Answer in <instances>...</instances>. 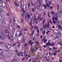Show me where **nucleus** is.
Wrapping results in <instances>:
<instances>
[{"mask_svg":"<svg viewBox=\"0 0 62 62\" xmlns=\"http://www.w3.org/2000/svg\"><path fill=\"white\" fill-rule=\"evenodd\" d=\"M1 34L2 36V38L1 39L2 40H4L5 39H7V36L6 34H5V32L3 31H2L1 32Z\"/></svg>","mask_w":62,"mask_h":62,"instance_id":"obj_1","label":"nucleus"},{"mask_svg":"<svg viewBox=\"0 0 62 62\" xmlns=\"http://www.w3.org/2000/svg\"><path fill=\"white\" fill-rule=\"evenodd\" d=\"M6 56L7 57H11L12 56V55L11 53H8L6 54Z\"/></svg>","mask_w":62,"mask_h":62,"instance_id":"obj_2","label":"nucleus"},{"mask_svg":"<svg viewBox=\"0 0 62 62\" xmlns=\"http://www.w3.org/2000/svg\"><path fill=\"white\" fill-rule=\"evenodd\" d=\"M5 45L6 48L7 49H9L11 47V45L9 44H6Z\"/></svg>","mask_w":62,"mask_h":62,"instance_id":"obj_3","label":"nucleus"},{"mask_svg":"<svg viewBox=\"0 0 62 62\" xmlns=\"http://www.w3.org/2000/svg\"><path fill=\"white\" fill-rule=\"evenodd\" d=\"M30 15L26 14V19L29 20V19H30Z\"/></svg>","mask_w":62,"mask_h":62,"instance_id":"obj_4","label":"nucleus"},{"mask_svg":"<svg viewBox=\"0 0 62 62\" xmlns=\"http://www.w3.org/2000/svg\"><path fill=\"white\" fill-rule=\"evenodd\" d=\"M0 58L4 59H5V56L3 55L0 54Z\"/></svg>","mask_w":62,"mask_h":62,"instance_id":"obj_5","label":"nucleus"},{"mask_svg":"<svg viewBox=\"0 0 62 62\" xmlns=\"http://www.w3.org/2000/svg\"><path fill=\"white\" fill-rule=\"evenodd\" d=\"M46 27L48 28H49V22L46 23Z\"/></svg>","mask_w":62,"mask_h":62,"instance_id":"obj_6","label":"nucleus"},{"mask_svg":"<svg viewBox=\"0 0 62 62\" xmlns=\"http://www.w3.org/2000/svg\"><path fill=\"white\" fill-rule=\"evenodd\" d=\"M31 4L30 3H28L26 5V8H29V7H30Z\"/></svg>","mask_w":62,"mask_h":62,"instance_id":"obj_7","label":"nucleus"},{"mask_svg":"<svg viewBox=\"0 0 62 62\" xmlns=\"http://www.w3.org/2000/svg\"><path fill=\"white\" fill-rule=\"evenodd\" d=\"M5 32L6 34H7V33L8 34V35H9V31H8V29H6V30H5Z\"/></svg>","mask_w":62,"mask_h":62,"instance_id":"obj_8","label":"nucleus"},{"mask_svg":"<svg viewBox=\"0 0 62 62\" xmlns=\"http://www.w3.org/2000/svg\"><path fill=\"white\" fill-rule=\"evenodd\" d=\"M55 14L56 15H55V16L56 17H60V15L58 14L57 12H56Z\"/></svg>","mask_w":62,"mask_h":62,"instance_id":"obj_9","label":"nucleus"},{"mask_svg":"<svg viewBox=\"0 0 62 62\" xmlns=\"http://www.w3.org/2000/svg\"><path fill=\"white\" fill-rule=\"evenodd\" d=\"M44 38H45V37H44L43 38V39H42V40L43 41H44V43H46V42H47V40L46 39H45Z\"/></svg>","mask_w":62,"mask_h":62,"instance_id":"obj_10","label":"nucleus"},{"mask_svg":"<svg viewBox=\"0 0 62 62\" xmlns=\"http://www.w3.org/2000/svg\"><path fill=\"white\" fill-rule=\"evenodd\" d=\"M34 42H31V41L30 40L29 41V44H31V45H32L34 44Z\"/></svg>","mask_w":62,"mask_h":62,"instance_id":"obj_11","label":"nucleus"},{"mask_svg":"<svg viewBox=\"0 0 62 62\" xmlns=\"http://www.w3.org/2000/svg\"><path fill=\"white\" fill-rule=\"evenodd\" d=\"M39 5H38L37 7V8L38 9H39L40 8V6H41V2H40V3H39Z\"/></svg>","mask_w":62,"mask_h":62,"instance_id":"obj_12","label":"nucleus"},{"mask_svg":"<svg viewBox=\"0 0 62 62\" xmlns=\"http://www.w3.org/2000/svg\"><path fill=\"white\" fill-rule=\"evenodd\" d=\"M46 5L48 8H49V7H50V4L48 3L46 4Z\"/></svg>","mask_w":62,"mask_h":62,"instance_id":"obj_13","label":"nucleus"},{"mask_svg":"<svg viewBox=\"0 0 62 62\" xmlns=\"http://www.w3.org/2000/svg\"><path fill=\"white\" fill-rule=\"evenodd\" d=\"M41 17V16L40 15H39L37 18V20H39V19H40V18Z\"/></svg>","mask_w":62,"mask_h":62,"instance_id":"obj_14","label":"nucleus"},{"mask_svg":"<svg viewBox=\"0 0 62 62\" xmlns=\"http://www.w3.org/2000/svg\"><path fill=\"white\" fill-rule=\"evenodd\" d=\"M30 23L31 27V30H32V29H33V28H34V26L33 25L32 26V24H31V23Z\"/></svg>","mask_w":62,"mask_h":62,"instance_id":"obj_15","label":"nucleus"},{"mask_svg":"<svg viewBox=\"0 0 62 62\" xmlns=\"http://www.w3.org/2000/svg\"><path fill=\"white\" fill-rule=\"evenodd\" d=\"M3 52V49H0V54H2Z\"/></svg>","mask_w":62,"mask_h":62,"instance_id":"obj_16","label":"nucleus"},{"mask_svg":"<svg viewBox=\"0 0 62 62\" xmlns=\"http://www.w3.org/2000/svg\"><path fill=\"white\" fill-rule=\"evenodd\" d=\"M56 48L53 47L52 49V50H53V51H54V50H56Z\"/></svg>","mask_w":62,"mask_h":62,"instance_id":"obj_17","label":"nucleus"},{"mask_svg":"<svg viewBox=\"0 0 62 62\" xmlns=\"http://www.w3.org/2000/svg\"><path fill=\"white\" fill-rule=\"evenodd\" d=\"M58 27L60 29H61V28H62L61 26H60V25H58Z\"/></svg>","mask_w":62,"mask_h":62,"instance_id":"obj_18","label":"nucleus"},{"mask_svg":"<svg viewBox=\"0 0 62 62\" xmlns=\"http://www.w3.org/2000/svg\"><path fill=\"white\" fill-rule=\"evenodd\" d=\"M43 57L44 59H45V58H46V56H45V54H43Z\"/></svg>","mask_w":62,"mask_h":62,"instance_id":"obj_19","label":"nucleus"},{"mask_svg":"<svg viewBox=\"0 0 62 62\" xmlns=\"http://www.w3.org/2000/svg\"><path fill=\"white\" fill-rule=\"evenodd\" d=\"M21 9L22 10H23V13H25V10H24V8H22Z\"/></svg>","mask_w":62,"mask_h":62,"instance_id":"obj_20","label":"nucleus"},{"mask_svg":"<svg viewBox=\"0 0 62 62\" xmlns=\"http://www.w3.org/2000/svg\"><path fill=\"white\" fill-rule=\"evenodd\" d=\"M33 35H34V34H32V33H31L30 34V38H31L30 37H33Z\"/></svg>","mask_w":62,"mask_h":62,"instance_id":"obj_21","label":"nucleus"},{"mask_svg":"<svg viewBox=\"0 0 62 62\" xmlns=\"http://www.w3.org/2000/svg\"><path fill=\"white\" fill-rule=\"evenodd\" d=\"M37 18H36V17H35L34 19V22H35L37 21Z\"/></svg>","mask_w":62,"mask_h":62,"instance_id":"obj_22","label":"nucleus"},{"mask_svg":"<svg viewBox=\"0 0 62 62\" xmlns=\"http://www.w3.org/2000/svg\"><path fill=\"white\" fill-rule=\"evenodd\" d=\"M22 15L23 16V17H25V18H26V15H25L24 14H22Z\"/></svg>","mask_w":62,"mask_h":62,"instance_id":"obj_23","label":"nucleus"},{"mask_svg":"<svg viewBox=\"0 0 62 62\" xmlns=\"http://www.w3.org/2000/svg\"><path fill=\"white\" fill-rule=\"evenodd\" d=\"M46 46H49L50 45V43H46Z\"/></svg>","mask_w":62,"mask_h":62,"instance_id":"obj_24","label":"nucleus"},{"mask_svg":"<svg viewBox=\"0 0 62 62\" xmlns=\"http://www.w3.org/2000/svg\"><path fill=\"white\" fill-rule=\"evenodd\" d=\"M42 20H43V18L42 17H41L40 18V21H42Z\"/></svg>","mask_w":62,"mask_h":62,"instance_id":"obj_25","label":"nucleus"},{"mask_svg":"<svg viewBox=\"0 0 62 62\" xmlns=\"http://www.w3.org/2000/svg\"><path fill=\"white\" fill-rule=\"evenodd\" d=\"M31 52H34V49H33V48H32L31 50Z\"/></svg>","mask_w":62,"mask_h":62,"instance_id":"obj_26","label":"nucleus"},{"mask_svg":"<svg viewBox=\"0 0 62 62\" xmlns=\"http://www.w3.org/2000/svg\"><path fill=\"white\" fill-rule=\"evenodd\" d=\"M46 15V12H44L43 14V16L45 17V16Z\"/></svg>","mask_w":62,"mask_h":62,"instance_id":"obj_27","label":"nucleus"},{"mask_svg":"<svg viewBox=\"0 0 62 62\" xmlns=\"http://www.w3.org/2000/svg\"><path fill=\"white\" fill-rule=\"evenodd\" d=\"M45 19H44L43 20V24H44V23H45Z\"/></svg>","mask_w":62,"mask_h":62,"instance_id":"obj_28","label":"nucleus"},{"mask_svg":"<svg viewBox=\"0 0 62 62\" xmlns=\"http://www.w3.org/2000/svg\"><path fill=\"white\" fill-rule=\"evenodd\" d=\"M58 44L60 45V46H62V43H61V42H58Z\"/></svg>","mask_w":62,"mask_h":62,"instance_id":"obj_29","label":"nucleus"},{"mask_svg":"<svg viewBox=\"0 0 62 62\" xmlns=\"http://www.w3.org/2000/svg\"><path fill=\"white\" fill-rule=\"evenodd\" d=\"M37 1H39V3H40V2H41V3L42 2V1L41 0H37Z\"/></svg>","mask_w":62,"mask_h":62,"instance_id":"obj_30","label":"nucleus"},{"mask_svg":"<svg viewBox=\"0 0 62 62\" xmlns=\"http://www.w3.org/2000/svg\"><path fill=\"white\" fill-rule=\"evenodd\" d=\"M43 6L44 7L45 9H46V5H45L44 4L43 5Z\"/></svg>","mask_w":62,"mask_h":62,"instance_id":"obj_31","label":"nucleus"},{"mask_svg":"<svg viewBox=\"0 0 62 62\" xmlns=\"http://www.w3.org/2000/svg\"><path fill=\"white\" fill-rule=\"evenodd\" d=\"M42 33L43 35H45V31H43Z\"/></svg>","mask_w":62,"mask_h":62,"instance_id":"obj_32","label":"nucleus"},{"mask_svg":"<svg viewBox=\"0 0 62 62\" xmlns=\"http://www.w3.org/2000/svg\"><path fill=\"white\" fill-rule=\"evenodd\" d=\"M16 6H17V7H20V4H17Z\"/></svg>","mask_w":62,"mask_h":62,"instance_id":"obj_33","label":"nucleus"},{"mask_svg":"<svg viewBox=\"0 0 62 62\" xmlns=\"http://www.w3.org/2000/svg\"><path fill=\"white\" fill-rule=\"evenodd\" d=\"M35 36H34V37H33L32 38V39L34 41L35 40Z\"/></svg>","mask_w":62,"mask_h":62,"instance_id":"obj_34","label":"nucleus"},{"mask_svg":"<svg viewBox=\"0 0 62 62\" xmlns=\"http://www.w3.org/2000/svg\"><path fill=\"white\" fill-rule=\"evenodd\" d=\"M2 5H3V3L2 2H0V6H2Z\"/></svg>","mask_w":62,"mask_h":62,"instance_id":"obj_35","label":"nucleus"},{"mask_svg":"<svg viewBox=\"0 0 62 62\" xmlns=\"http://www.w3.org/2000/svg\"><path fill=\"white\" fill-rule=\"evenodd\" d=\"M52 2V1H50L48 2V4H49V5H51V3Z\"/></svg>","mask_w":62,"mask_h":62,"instance_id":"obj_36","label":"nucleus"},{"mask_svg":"<svg viewBox=\"0 0 62 62\" xmlns=\"http://www.w3.org/2000/svg\"><path fill=\"white\" fill-rule=\"evenodd\" d=\"M35 43H37V44H38V45H39V42L37 41L35 42Z\"/></svg>","mask_w":62,"mask_h":62,"instance_id":"obj_37","label":"nucleus"},{"mask_svg":"<svg viewBox=\"0 0 62 62\" xmlns=\"http://www.w3.org/2000/svg\"><path fill=\"white\" fill-rule=\"evenodd\" d=\"M32 11L33 12H35V9L34 8H32Z\"/></svg>","mask_w":62,"mask_h":62,"instance_id":"obj_38","label":"nucleus"},{"mask_svg":"<svg viewBox=\"0 0 62 62\" xmlns=\"http://www.w3.org/2000/svg\"><path fill=\"white\" fill-rule=\"evenodd\" d=\"M21 39L22 40L23 39H24V37L23 36H22L21 37Z\"/></svg>","mask_w":62,"mask_h":62,"instance_id":"obj_39","label":"nucleus"},{"mask_svg":"<svg viewBox=\"0 0 62 62\" xmlns=\"http://www.w3.org/2000/svg\"><path fill=\"white\" fill-rule=\"evenodd\" d=\"M17 27L18 29H20V26L19 25H18L17 26Z\"/></svg>","mask_w":62,"mask_h":62,"instance_id":"obj_40","label":"nucleus"},{"mask_svg":"<svg viewBox=\"0 0 62 62\" xmlns=\"http://www.w3.org/2000/svg\"><path fill=\"white\" fill-rule=\"evenodd\" d=\"M49 51H51L52 50H53V48H51L50 47H49Z\"/></svg>","mask_w":62,"mask_h":62,"instance_id":"obj_41","label":"nucleus"},{"mask_svg":"<svg viewBox=\"0 0 62 62\" xmlns=\"http://www.w3.org/2000/svg\"><path fill=\"white\" fill-rule=\"evenodd\" d=\"M22 35V33H21L19 34V37H21V36Z\"/></svg>","mask_w":62,"mask_h":62,"instance_id":"obj_42","label":"nucleus"},{"mask_svg":"<svg viewBox=\"0 0 62 62\" xmlns=\"http://www.w3.org/2000/svg\"><path fill=\"white\" fill-rule=\"evenodd\" d=\"M43 28H41L40 29L41 31V32H42V31H43Z\"/></svg>","mask_w":62,"mask_h":62,"instance_id":"obj_43","label":"nucleus"},{"mask_svg":"<svg viewBox=\"0 0 62 62\" xmlns=\"http://www.w3.org/2000/svg\"><path fill=\"white\" fill-rule=\"evenodd\" d=\"M51 13H52V14L54 15V12L53 11H51Z\"/></svg>","mask_w":62,"mask_h":62,"instance_id":"obj_44","label":"nucleus"},{"mask_svg":"<svg viewBox=\"0 0 62 62\" xmlns=\"http://www.w3.org/2000/svg\"><path fill=\"white\" fill-rule=\"evenodd\" d=\"M4 44V42H0V44Z\"/></svg>","mask_w":62,"mask_h":62,"instance_id":"obj_45","label":"nucleus"},{"mask_svg":"<svg viewBox=\"0 0 62 62\" xmlns=\"http://www.w3.org/2000/svg\"><path fill=\"white\" fill-rule=\"evenodd\" d=\"M49 14H50V13H49V12H48V17H50V16L49 15Z\"/></svg>","mask_w":62,"mask_h":62,"instance_id":"obj_46","label":"nucleus"},{"mask_svg":"<svg viewBox=\"0 0 62 62\" xmlns=\"http://www.w3.org/2000/svg\"><path fill=\"white\" fill-rule=\"evenodd\" d=\"M34 23H36V24H38V23H39V22H36V21H34Z\"/></svg>","mask_w":62,"mask_h":62,"instance_id":"obj_47","label":"nucleus"},{"mask_svg":"<svg viewBox=\"0 0 62 62\" xmlns=\"http://www.w3.org/2000/svg\"><path fill=\"white\" fill-rule=\"evenodd\" d=\"M50 42H51V40H49L48 41V43H50Z\"/></svg>","mask_w":62,"mask_h":62,"instance_id":"obj_48","label":"nucleus"},{"mask_svg":"<svg viewBox=\"0 0 62 62\" xmlns=\"http://www.w3.org/2000/svg\"><path fill=\"white\" fill-rule=\"evenodd\" d=\"M28 58H30V57H31V56H30V55H28Z\"/></svg>","mask_w":62,"mask_h":62,"instance_id":"obj_49","label":"nucleus"},{"mask_svg":"<svg viewBox=\"0 0 62 62\" xmlns=\"http://www.w3.org/2000/svg\"><path fill=\"white\" fill-rule=\"evenodd\" d=\"M49 54L50 55H52L53 54L52 53H49Z\"/></svg>","mask_w":62,"mask_h":62,"instance_id":"obj_50","label":"nucleus"},{"mask_svg":"<svg viewBox=\"0 0 62 62\" xmlns=\"http://www.w3.org/2000/svg\"><path fill=\"white\" fill-rule=\"evenodd\" d=\"M16 37H18V36H19V35H18V34H16Z\"/></svg>","mask_w":62,"mask_h":62,"instance_id":"obj_51","label":"nucleus"},{"mask_svg":"<svg viewBox=\"0 0 62 62\" xmlns=\"http://www.w3.org/2000/svg\"><path fill=\"white\" fill-rule=\"evenodd\" d=\"M55 20L56 21V20H58V18L57 17H55Z\"/></svg>","mask_w":62,"mask_h":62,"instance_id":"obj_52","label":"nucleus"},{"mask_svg":"<svg viewBox=\"0 0 62 62\" xmlns=\"http://www.w3.org/2000/svg\"><path fill=\"white\" fill-rule=\"evenodd\" d=\"M43 27L45 28H46V25H44Z\"/></svg>","mask_w":62,"mask_h":62,"instance_id":"obj_53","label":"nucleus"},{"mask_svg":"<svg viewBox=\"0 0 62 62\" xmlns=\"http://www.w3.org/2000/svg\"><path fill=\"white\" fill-rule=\"evenodd\" d=\"M4 22H5V21L4 20H2L1 23H4Z\"/></svg>","mask_w":62,"mask_h":62,"instance_id":"obj_54","label":"nucleus"},{"mask_svg":"<svg viewBox=\"0 0 62 62\" xmlns=\"http://www.w3.org/2000/svg\"><path fill=\"white\" fill-rule=\"evenodd\" d=\"M25 41V40L24 39V40H23L22 41V42L23 43H24V42Z\"/></svg>","mask_w":62,"mask_h":62,"instance_id":"obj_55","label":"nucleus"},{"mask_svg":"<svg viewBox=\"0 0 62 62\" xmlns=\"http://www.w3.org/2000/svg\"><path fill=\"white\" fill-rule=\"evenodd\" d=\"M34 33V31H31V33L32 34H33Z\"/></svg>","mask_w":62,"mask_h":62,"instance_id":"obj_56","label":"nucleus"},{"mask_svg":"<svg viewBox=\"0 0 62 62\" xmlns=\"http://www.w3.org/2000/svg\"><path fill=\"white\" fill-rule=\"evenodd\" d=\"M50 23L51 24H53V22H51V20H50Z\"/></svg>","mask_w":62,"mask_h":62,"instance_id":"obj_57","label":"nucleus"},{"mask_svg":"<svg viewBox=\"0 0 62 62\" xmlns=\"http://www.w3.org/2000/svg\"><path fill=\"white\" fill-rule=\"evenodd\" d=\"M15 21H16V20H14V24H16V23H15Z\"/></svg>","mask_w":62,"mask_h":62,"instance_id":"obj_58","label":"nucleus"},{"mask_svg":"<svg viewBox=\"0 0 62 62\" xmlns=\"http://www.w3.org/2000/svg\"><path fill=\"white\" fill-rule=\"evenodd\" d=\"M2 37L0 35V39H2Z\"/></svg>","mask_w":62,"mask_h":62,"instance_id":"obj_59","label":"nucleus"},{"mask_svg":"<svg viewBox=\"0 0 62 62\" xmlns=\"http://www.w3.org/2000/svg\"><path fill=\"white\" fill-rule=\"evenodd\" d=\"M55 53H58V51L57 50L55 51Z\"/></svg>","mask_w":62,"mask_h":62,"instance_id":"obj_60","label":"nucleus"},{"mask_svg":"<svg viewBox=\"0 0 62 62\" xmlns=\"http://www.w3.org/2000/svg\"><path fill=\"white\" fill-rule=\"evenodd\" d=\"M21 22L22 23H23V19H21Z\"/></svg>","mask_w":62,"mask_h":62,"instance_id":"obj_61","label":"nucleus"},{"mask_svg":"<svg viewBox=\"0 0 62 62\" xmlns=\"http://www.w3.org/2000/svg\"><path fill=\"white\" fill-rule=\"evenodd\" d=\"M53 23L54 24L55 23H56V21H54L53 22Z\"/></svg>","mask_w":62,"mask_h":62,"instance_id":"obj_62","label":"nucleus"},{"mask_svg":"<svg viewBox=\"0 0 62 62\" xmlns=\"http://www.w3.org/2000/svg\"><path fill=\"white\" fill-rule=\"evenodd\" d=\"M45 2L46 3H48V2H47V0H45Z\"/></svg>","mask_w":62,"mask_h":62,"instance_id":"obj_63","label":"nucleus"},{"mask_svg":"<svg viewBox=\"0 0 62 62\" xmlns=\"http://www.w3.org/2000/svg\"><path fill=\"white\" fill-rule=\"evenodd\" d=\"M19 61V59H17L16 60V62H18Z\"/></svg>","mask_w":62,"mask_h":62,"instance_id":"obj_64","label":"nucleus"}]
</instances>
